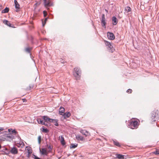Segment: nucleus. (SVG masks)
<instances>
[{"label": "nucleus", "instance_id": "nucleus-49", "mask_svg": "<svg viewBox=\"0 0 159 159\" xmlns=\"http://www.w3.org/2000/svg\"><path fill=\"white\" fill-rule=\"evenodd\" d=\"M47 39L46 38L45 39Z\"/></svg>", "mask_w": 159, "mask_h": 159}, {"label": "nucleus", "instance_id": "nucleus-31", "mask_svg": "<svg viewBox=\"0 0 159 159\" xmlns=\"http://www.w3.org/2000/svg\"><path fill=\"white\" fill-rule=\"evenodd\" d=\"M47 146H48V148L49 149V150L48 151L49 152H51L52 150V148H51V146L50 145H49L48 146V144L47 145Z\"/></svg>", "mask_w": 159, "mask_h": 159}, {"label": "nucleus", "instance_id": "nucleus-24", "mask_svg": "<svg viewBox=\"0 0 159 159\" xmlns=\"http://www.w3.org/2000/svg\"><path fill=\"white\" fill-rule=\"evenodd\" d=\"M18 144H19V146H18V147H21V148L24 147V144L23 141H20L19 142V143H17Z\"/></svg>", "mask_w": 159, "mask_h": 159}, {"label": "nucleus", "instance_id": "nucleus-8", "mask_svg": "<svg viewBox=\"0 0 159 159\" xmlns=\"http://www.w3.org/2000/svg\"><path fill=\"white\" fill-rule=\"evenodd\" d=\"M44 1V4L45 7H50L52 5V4L50 0L47 1V0H43Z\"/></svg>", "mask_w": 159, "mask_h": 159}, {"label": "nucleus", "instance_id": "nucleus-18", "mask_svg": "<svg viewBox=\"0 0 159 159\" xmlns=\"http://www.w3.org/2000/svg\"><path fill=\"white\" fill-rule=\"evenodd\" d=\"M37 121L39 124L42 125H45V122L42 120L40 118H38L37 119Z\"/></svg>", "mask_w": 159, "mask_h": 159}, {"label": "nucleus", "instance_id": "nucleus-1", "mask_svg": "<svg viewBox=\"0 0 159 159\" xmlns=\"http://www.w3.org/2000/svg\"><path fill=\"white\" fill-rule=\"evenodd\" d=\"M151 114L152 122H154L159 118V111L157 110H154L152 112Z\"/></svg>", "mask_w": 159, "mask_h": 159}, {"label": "nucleus", "instance_id": "nucleus-4", "mask_svg": "<svg viewBox=\"0 0 159 159\" xmlns=\"http://www.w3.org/2000/svg\"><path fill=\"white\" fill-rule=\"evenodd\" d=\"M81 71L79 68H75L74 69V75L76 78V80L79 79L80 78Z\"/></svg>", "mask_w": 159, "mask_h": 159}, {"label": "nucleus", "instance_id": "nucleus-43", "mask_svg": "<svg viewBox=\"0 0 159 159\" xmlns=\"http://www.w3.org/2000/svg\"><path fill=\"white\" fill-rule=\"evenodd\" d=\"M105 11L107 12V13L108 12V10L107 9H105Z\"/></svg>", "mask_w": 159, "mask_h": 159}, {"label": "nucleus", "instance_id": "nucleus-5", "mask_svg": "<svg viewBox=\"0 0 159 159\" xmlns=\"http://www.w3.org/2000/svg\"><path fill=\"white\" fill-rule=\"evenodd\" d=\"M104 42L109 52H113L115 50L113 46L111 45V43L106 41H104Z\"/></svg>", "mask_w": 159, "mask_h": 159}, {"label": "nucleus", "instance_id": "nucleus-29", "mask_svg": "<svg viewBox=\"0 0 159 159\" xmlns=\"http://www.w3.org/2000/svg\"><path fill=\"white\" fill-rule=\"evenodd\" d=\"M41 140V136H39L38 137V142L39 144H40Z\"/></svg>", "mask_w": 159, "mask_h": 159}, {"label": "nucleus", "instance_id": "nucleus-12", "mask_svg": "<svg viewBox=\"0 0 159 159\" xmlns=\"http://www.w3.org/2000/svg\"><path fill=\"white\" fill-rule=\"evenodd\" d=\"M80 132L83 135H85V136H87L90 135V133L85 130L81 129Z\"/></svg>", "mask_w": 159, "mask_h": 159}, {"label": "nucleus", "instance_id": "nucleus-47", "mask_svg": "<svg viewBox=\"0 0 159 159\" xmlns=\"http://www.w3.org/2000/svg\"><path fill=\"white\" fill-rule=\"evenodd\" d=\"M0 7H2V6L0 4Z\"/></svg>", "mask_w": 159, "mask_h": 159}, {"label": "nucleus", "instance_id": "nucleus-9", "mask_svg": "<svg viewBox=\"0 0 159 159\" xmlns=\"http://www.w3.org/2000/svg\"><path fill=\"white\" fill-rule=\"evenodd\" d=\"M107 34L108 38L109 39L113 40L115 39V37L113 33L108 32Z\"/></svg>", "mask_w": 159, "mask_h": 159}, {"label": "nucleus", "instance_id": "nucleus-23", "mask_svg": "<svg viewBox=\"0 0 159 159\" xmlns=\"http://www.w3.org/2000/svg\"><path fill=\"white\" fill-rule=\"evenodd\" d=\"M76 137V139L78 140L83 141L84 139L83 137L79 135H77Z\"/></svg>", "mask_w": 159, "mask_h": 159}, {"label": "nucleus", "instance_id": "nucleus-19", "mask_svg": "<svg viewBox=\"0 0 159 159\" xmlns=\"http://www.w3.org/2000/svg\"><path fill=\"white\" fill-rule=\"evenodd\" d=\"M3 23H4L6 25H7V26H9L10 27H11V24L10 23L9 21L7 20H4L3 21Z\"/></svg>", "mask_w": 159, "mask_h": 159}, {"label": "nucleus", "instance_id": "nucleus-22", "mask_svg": "<svg viewBox=\"0 0 159 159\" xmlns=\"http://www.w3.org/2000/svg\"><path fill=\"white\" fill-rule=\"evenodd\" d=\"M42 131L43 132L48 133L49 132L47 128H44V126H42Z\"/></svg>", "mask_w": 159, "mask_h": 159}, {"label": "nucleus", "instance_id": "nucleus-26", "mask_svg": "<svg viewBox=\"0 0 159 159\" xmlns=\"http://www.w3.org/2000/svg\"><path fill=\"white\" fill-rule=\"evenodd\" d=\"M116 157L119 159H124V155L120 154H116Z\"/></svg>", "mask_w": 159, "mask_h": 159}, {"label": "nucleus", "instance_id": "nucleus-2", "mask_svg": "<svg viewBox=\"0 0 159 159\" xmlns=\"http://www.w3.org/2000/svg\"><path fill=\"white\" fill-rule=\"evenodd\" d=\"M42 117L45 122H49L50 123L56 122V124H54V125L56 126H58L59 124L57 122L58 120L57 119H51L47 116H42Z\"/></svg>", "mask_w": 159, "mask_h": 159}, {"label": "nucleus", "instance_id": "nucleus-7", "mask_svg": "<svg viewBox=\"0 0 159 159\" xmlns=\"http://www.w3.org/2000/svg\"><path fill=\"white\" fill-rule=\"evenodd\" d=\"M14 138V136L11 134H6L4 136V139L7 141H11Z\"/></svg>", "mask_w": 159, "mask_h": 159}, {"label": "nucleus", "instance_id": "nucleus-3", "mask_svg": "<svg viewBox=\"0 0 159 159\" xmlns=\"http://www.w3.org/2000/svg\"><path fill=\"white\" fill-rule=\"evenodd\" d=\"M138 126V122L136 120H131L128 125L129 127L133 129H137Z\"/></svg>", "mask_w": 159, "mask_h": 159}, {"label": "nucleus", "instance_id": "nucleus-21", "mask_svg": "<svg viewBox=\"0 0 159 159\" xmlns=\"http://www.w3.org/2000/svg\"><path fill=\"white\" fill-rule=\"evenodd\" d=\"M78 144L76 143H71L70 146V148H75L77 147Z\"/></svg>", "mask_w": 159, "mask_h": 159}, {"label": "nucleus", "instance_id": "nucleus-37", "mask_svg": "<svg viewBox=\"0 0 159 159\" xmlns=\"http://www.w3.org/2000/svg\"><path fill=\"white\" fill-rule=\"evenodd\" d=\"M27 150H28V154L29 155H30V154H31V153H32V152L30 151V150L29 149H27Z\"/></svg>", "mask_w": 159, "mask_h": 159}, {"label": "nucleus", "instance_id": "nucleus-16", "mask_svg": "<svg viewBox=\"0 0 159 159\" xmlns=\"http://www.w3.org/2000/svg\"><path fill=\"white\" fill-rule=\"evenodd\" d=\"M65 111V109L64 107H60L59 109V113L61 115H62L64 113Z\"/></svg>", "mask_w": 159, "mask_h": 159}, {"label": "nucleus", "instance_id": "nucleus-27", "mask_svg": "<svg viewBox=\"0 0 159 159\" xmlns=\"http://www.w3.org/2000/svg\"><path fill=\"white\" fill-rule=\"evenodd\" d=\"M125 10L126 11H127V12H128L131 11V9L130 7H126L125 8Z\"/></svg>", "mask_w": 159, "mask_h": 159}, {"label": "nucleus", "instance_id": "nucleus-28", "mask_svg": "<svg viewBox=\"0 0 159 159\" xmlns=\"http://www.w3.org/2000/svg\"><path fill=\"white\" fill-rule=\"evenodd\" d=\"M31 49V48H27L25 49V51L28 52V53H30V50Z\"/></svg>", "mask_w": 159, "mask_h": 159}, {"label": "nucleus", "instance_id": "nucleus-42", "mask_svg": "<svg viewBox=\"0 0 159 159\" xmlns=\"http://www.w3.org/2000/svg\"><path fill=\"white\" fill-rule=\"evenodd\" d=\"M45 125V126H48V125L47 123H45V125Z\"/></svg>", "mask_w": 159, "mask_h": 159}, {"label": "nucleus", "instance_id": "nucleus-48", "mask_svg": "<svg viewBox=\"0 0 159 159\" xmlns=\"http://www.w3.org/2000/svg\"><path fill=\"white\" fill-rule=\"evenodd\" d=\"M53 123H55V124H56V122H54Z\"/></svg>", "mask_w": 159, "mask_h": 159}, {"label": "nucleus", "instance_id": "nucleus-45", "mask_svg": "<svg viewBox=\"0 0 159 159\" xmlns=\"http://www.w3.org/2000/svg\"><path fill=\"white\" fill-rule=\"evenodd\" d=\"M1 148V145L0 144V149Z\"/></svg>", "mask_w": 159, "mask_h": 159}, {"label": "nucleus", "instance_id": "nucleus-38", "mask_svg": "<svg viewBox=\"0 0 159 159\" xmlns=\"http://www.w3.org/2000/svg\"><path fill=\"white\" fill-rule=\"evenodd\" d=\"M4 130L3 128H0V134H1V131Z\"/></svg>", "mask_w": 159, "mask_h": 159}, {"label": "nucleus", "instance_id": "nucleus-25", "mask_svg": "<svg viewBox=\"0 0 159 159\" xmlns=\"http://www.w3.org/2000/svg\"><path fill=\"white\" fill-rule=\"evenodd\" d=\"M9 11V9L7 7H6L2 11V13H7Z\"/></svg>", "mask_w": 159, "mask_h": 159}, {"label": "nucleus", "instance_id": "nucleus-17", "mask_svg": "<svg viewBox=\"0 0 159 159\" xmlns=\"http://www.w3.org/2000/svg\"><path fill=\"white\" fill-rule=\"evenodd\" d=\"M113 144L116 146L118 147H120L121 145L120 143L116 139L113 140Z\"/></svg>", "mask_w": 159, "mask_h": 159}, {"label": "nucleus", "instance_id": "nucleus-44", "mask_svg": "<svg viewBox=\"0 0 159 159\" xmlns=\"http://www.w3.org/2000/svg\"><path fill=\"white\" fill-rule=\"evenodd\" d=\"M30 157V155H29H29L28 154V155L27 156V157Z\"/></svg>", "mask_w": 159, "mask_h": 159}, {"label": "nucleus", "instance_id": "nucleus-33", "mask_svg": "<svg viewBox=\"0 0 159 159\" xmlns=\"http://www.w3.org/2000/svg\"><path fill=\"white\" fill-rule=\"evenodd\" d=\"M11 132L15 133L16 136V134H17V132L15 129H12Z\"/></svg>", "mask_w": 159, "mask_h": 159}, {"label": "nucleus", "instance_id": "nucleus-36", "mask_svg": "<svg viewBox=\"0 0 159 159\" xmlns=\"http://www.w3.org/2000/svg\"><path fill=\"white\" fill-rule=\"evenodd\" d=\"M6 150H7V148H4L2 149L1 150V151L4 152V153H5Z\"/></svg>", "mask_w": 159, "mask_h": 159}, {"label": "nucleus", "instance_id": "nucleus-40", "mask_svg": "<svg viewBox=\"0 0 159 159\" xmlns=\"http://www.w3.org/2000/svg\"><path fill=\"white\" fill-rule=\"evenodd\" d=\"M48 18H46L45 19V22H46V21H47V20L48 19Z\"/></svg>", "mask_w": 159, "mask_h": 159}, {"label": "nucleus", "instance_id": "nucleus-11", "mask_svg": "<svg viewBox=\"0 0 159 159\" xmlns=\"http://www.w3.org/2000/svg\"><path fill=\"white\" fill-rule=\"evenodd\" d=\"M14 2L15 5V8L16 9V11L17 12H18L19 11V9L20 8V5L16 0H14Z\"/></svg>", "mask_w": 159, "mask_h": 159}, {"label": "nucleus", "instance_id": "nucleus-41", "mask_svg": "<svg viewBox=\"0 0 159 159\" xmlns=\"http://www.w3.org/2000/svg\"><path fill=\"white\" fill-rule=\"evenodd\" d=\"M45 23L46 22H45L44 23L43 22H42V24H43V26H44L45 24Z\"/></svg>", "mask_w": 159, "mask_h": 159}, {"label": "nucleus", "instance_id": "nucleus-39", "mask_svg": "<svg viewBox=\"0 0 159 159\" xmlns=\"http://www.w3.org/2000/svg\"><path fill=\"white\" fill-rule=\"evenodd\" d=\"M12 129H8V130L9 131V132H10V133H11V131H12Z\"/></svg>", "mask_w": 159, "mask_h": 159}, {"label": "nucleus", "instance_id": "nucleus-15", "mask_svg": "<svg viewBox=\"0 0 159 159\" xmlns=\"http://www.w3.org/2000/svg\"><path fill=\"white\" fill-rule=\"evenodd\" d=\"M62 115L64 116V118L66 119L67 118H68L70 116V113L69 112H66L65 113H64Z\"/></svg>", "mask_w": 159, "mask_h": 159}, {"label": "nucleus", "instance_id": "nucleus-13", "mask_svg": "<svg viewBox=\"0 0 159 159\" xmlns=\"http://www.w3.org/2000/svg\"><path fill=\"white\" fill-rule=\"evenodd\" d=\"M112 24L114 25H116L118 23V20L117 18L115 16H113L112 18Z\"/></svg>", "mask_w": 159, "mask_h": 159}, {"label": "nucleus", "instance_id": "nucleus-30", "mask_svg": "<svg viewBox=\"0 0 159 159\" xmlns=\"http://www.w3.org/2000/svg\"><path fill=\"white\" fill-rule=\"evenodd\" d=\"M153 153L156 155L159 154V150H156L155 151L153 152Z\"/></svg>", "mask_w": 159, "mask_h": 159}, {"label": "nucleus", "instance_id": "nucleus-32", "mask_svg": "<svg viewBox=\"0 0 159 159\" xmlns=\"http://www.w3.org/2000/svg\"><path fill=\"white\" fill-rule=\"evenodd\" d=\"M10 152V151H9V150L7 148V150H6L4 153L7 155H8Z\"/></svg>", "mask_w": 159, "mask_h": 159}, {"label": "nucleus", "instance_id": "nucleus-35", "mask_svg": "<svg viewBox=\"0 0 159 159\" xmlns=\"http://www.w3.org/2000/svg\"><path fill=\"white\" fill-rule=\"evenodd\" d=\"M44 17H46L47 14V12L45 11H44L43 12Z\"/></svg>", "mask_w": 159, "mask_h": 159}, {"label": "nucleus", "instance_id": "nucleus-34", "mask_svg": "<svg viewBox=\"0 0 159 159\" xmlns=\"http://www.w3.org/2000/svg\"><path fill=\"white\" fill-rule=\"evenodd\" d=\"M132 91L131 89H129L127 90L126 92L128 93H132Z\"/></svg>", "mask_w": 159, "mask_h": 159}, {"label": "nucleus", "instance_id": "nucleus-10", "mask_svg": "<svg viewBox=\"0 0 159 159\" xmlns=\"http://www.w3.org/2000/svg\"><path fill=\"white\" fill-rule=\"evenodd\" d=\"M10 152L11 153L14 155L17 154L18 152L17 148L15 147H13L11 148Z\"/></svg>", "mask_w": 159, "mask_h": 159}, {"label": "nucleus", "instance_id": "nucleus-14", "mask_svg": "<svg viewBox=\"0 0 159 159\" xmlns=\"http://www.w3.org/2000/svg\"><path fill=\"white\" fill-rule=\"evenodd\" d=\"M40 151L41 152L42 155H48V152H47L45 148H42V151H41L40 149Z\"/></svg>", "mask_w": 159, "mask_h": 159}, {"label": "nucleus", "instance_id": "nucleus-46", "mask_svg": "<svg viewBox=\"0 0 159 159\" xmlns=\"http://www.w3.org/2000/svg\"><path fill=\"white\" fill-rule=\"evenodd\" d=\"M19 138H20V139H21V138H20L19 137Z\"/></svg>", "mask_w": 159, "mask_h": 159}, {"label": "nucleus", "instance_id": "nucleus-6", "mask_svg": "<svg viewBox=\"0 0 159 159\" xmlns=\"http://www.w3.org/2000/svg\"><path fill=\"white\" fill-rule=\"evenodd\" d=\"M102 25L103 27L106 28V18L104 14H103L102 15V18L101 20Z\"/></svg>", "mask_w": 159, "mask_h": 159}, {"label": "nucleus", "instance_id": "nucleus-20", "mask_svg": "<svg viewBox=\"0 0 159 159\" xmlns=\"http://www.w3.org/2000/svg\"><path fill=\"white\" fill-rule=\"evenodd\" d=\"M61 143L62 145L64 146L66 144V143L63 137L62 136H61Z\"/></svg>", "mask_w": 159, "mask_h": 159}]
</instances>
